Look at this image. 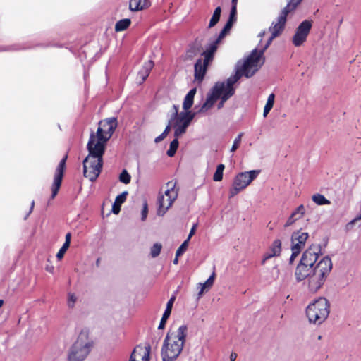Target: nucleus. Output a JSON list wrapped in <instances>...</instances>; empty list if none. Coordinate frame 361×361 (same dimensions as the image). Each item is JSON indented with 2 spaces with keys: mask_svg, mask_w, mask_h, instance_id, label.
<instances>
[{
  "mask_svg": "<svg viewBox=\"0 0 361 361\" xmlns=\"http://www.w3.org/2000/svg\"><path fill=\"white\" fill-rule=\"evenodd\" d=\"M319 255L318 247L310 246L302 253L294 272L297 282L307 279V288L311 293H316L324 286L333 267L329 257L319 259Z\"/></svg>",
  "mask_w": 361,
  "mask_h": 361,
  "instance_id": "f257e3e1",
  "label": "nucleus"
},
{
  "mask_svg": "<svg viewBox=\"0 0 361 361\" xmlns=\"http://www.w3.org/2000/svg\"><path fill=\"white\" fill-rule=\"evenodd\" d=\"M117 127L115 118L100 121L96 133L92 132L87 145L88 155L92 157L103 158L107 142Z\"/></svg>",
  "mask_w": 361,
  "mask_h": 361,
  "instance_id": "f03ea898",
  "label": "nucleus"
},
{
  "mask_svg": "<svg viewBox=\"0 0 361 361\" xmlns=\"http://www.w3.org/2000/svg\"><path fill=\"white\" fill-rule=\"evenodd\" d=\"M239 80V75L233 74L226 81L218 82L207 93V99L199 109V113H206L219 100L217 109L223 108L224 103L235 94L234 85Z\"/></svg>",
  "mask_w": 361,
  "mask_h": 361,
  "instance_id": "7ed1b4c3",
  "label": "nucleus"
},
{
  "mask_svg": "<svg viewBox=\"0 0 361 361\" xmlns=\"http://www.w3.org/2000/svg\"><path fill=\"white\" fill-rule=\"evenodd\" d=\"M187 332V326L181 325L176 331L167 333L161 351L163 361H174L177 359L183 350Z\"/></svg>",
  "mask_w": 361,
  "mask_h": 361,
  "instance_id": "20e7f679",
  "label": "nucleus"
},
{
  "mask_svg": "<svg viewBox=\"0 0 361 361\" xmlns=\"http://www.w3.org/2000/svg\"><path fill=\"white\" fill-rule=\"evenodd\" d=\"M330 313V302L324 297H319L311 302L305 309L308 322L314 325H320L328 318Z\"/></svg>",
  "mask_w": 361,
  "mask_h": 361,
  "instance_id": "39448f33",
  "label": "nucleus"
},
{
  "mask_svg": "<svg viewBox=\"0 0 361 361\" xmlns=\"http://www.w3.org/2000/svg\"><path fill=\"white\" fill-rule=\"evenodd\" d=\"M267 49L264 47L258 50L254 49L243 62H238L236 66L235 73L239 75V79L243 76L252 77L264 64V52Z\"/></svg>",
  "mask_w": 361,
  "mask_h": 361,
  "instance_id": "423d86ee",
  "label": "nucleus"
},
{
  "mask_svg": "<svg viewBox=\"0 0 361 361\" xmlns=\"http://www.w3.org/2000/svg\"><path fill=\"white\" fill-rule=\"evenodd\" d=\"M92 341L86 332H81L68 351V361H84L90 354Z\"/></svg>",
  "mask_w": 361,
  "mask_h": 361,
  "instance_id": "0eeeda50",
  "label": "nucleus"
},
{
  "mask_svg": "<svg viewBox=\"0 0 361 361\" xmlns=\"http://www.w3.org/2000/svg\"><path fill=\"white\" fill-rule=\"evenodd\" d=\"M173 109L174 112L169 123H171V128L174 129V136L179 137L186 132L187 128L195 116V113L192 111L178 113V106L176 105H173Z\"/></svg>",
  "mask_w": 361,
  "mask_h": 361,
  "instance_id": "6e6552de",
  "label": "nucleus"
},
{
  "mask_svg": "<svg viewBox=\"0 0 361 361\" xmlns=\"http://www.w3.org/2000/svg\"><path fill=\"white\" fill-rule=\"evenodd\" d=\"M178 197V188L176 182H167L164 189V194L158 199L157 215L164 216L168 209L172 206L174 200Z\"/></svg>",
  "mask_w": 361,
  "mask_h": 361,
  "instance_id": "1a4fd4ad",
  "label": "nucleus"
},
{
  "mask_svg": "<svg viewBox=\"0 0 361 361\" xmlns=\"http://www.w3.org/2000/svg\"><path fill=\"white\" fill-rule=\"evenodd\" d=\"M103 158L87 156L83 161L84 176L89 180H96L101 173Z\"/></svg>",
  "mask_w": 361,
  "mask_h": 361,
  "instance_id": "9d476101",
  "label": "nucleus"
},
{
  "mask_svg": "<svg viewBox=\"0 0 361 361\" xmlns=\"http://www.w3.org/2000/svg\"><path fill=\"white\" fill-rule=\"evenodd\" d=\"M288 14V13L282 10L277 18L273 21L271 25L269 28L271 35L264 45V49H267L273 39L282 32L286 23Z\"/></svg>",
  "mask_w": 361,
  "mask_h": 361,
  "instance_id": "9b49d317",
  "label": "nucleus"
},
{
  "mask_svg": "<svg viewBox=\"0 0 361 361\" xmlns=\"http://www.w3.org/2000/svg\"><path fill=\"white\" fill-rule=\"evenodd\" d=\"M312 26L311 20H303L296 28L294 35L292 38V42L295 47L302 45L307 40Z\"/></svg>",
  "mask_w": 361,
  "mask_h": 361,
  "instance_id": "f8f14e48",
  "label": "nucleus"
},
{
  "mask_svg": "<svg viewBox=\"0 0 361 361\" xmlns=\"http://www.w3.org/2000/svg\"><path fill=\"white\" fill-rule=\"evenodd\" d=\"M151 347L149 345H137L132 352L129 361H149Z\"/></svg>",
  "mask_w": 361,
  "mask_h": 361,
  "instance_id": "ddd939ff",
  "label": "nucleus"
},
{
  "mask_svg": "<svg viewBox=\"0 0 361 361\" xmlns=\"http://www.w3.org/2000/svg\"><path fill=\"white\" fill-rule=\"evenodd\" d=\"M308 236L309 235L307 232L301 231L293 232L291 236V250L301 252L305 247Z\"/></svg>",
  "mask_w": 361,
  "mask_h": 361,
  "instance_id": "4468645a",
  "label": "nucleus"
},
{
  "mask_svg": "<svg viewBox=\"0 0 361 361\" xmlns=\"http://www.w3.org/2000/svg\"><path fill=\"white\" fill-rule=\"evenodd\" d=\"M281 252V241L279 239H275L270 245L268 251L264 254L262 263L274 257H278Z\"/></svg>",
  "mask_w": 361,
  "mask_h": 361,
  "instance_id": "2eb2a0df",
  "label": "nucleus"
},
{
  "mask_svg": "<svg viewBox=\"0 0 361 361\" xmlns=\"http://www.w3.org/2000/svg\"><path fill=\"white\" fill-rule=\"evenodd\" d=\"M210 61H206L205 59H200L195 64V80L200 82L204 76L207 66Z\"/></svg>",
  "mask_w": 361,
  "mask_h": 361,
  "instance_id": "dca6fc26",
  "label": "nucleus"
},
{
  "mask_svg": "<svg viewBox=\"0 0 361 361\" xmlns=\"http://www.w3.org/2000/svg\"><path fill=\"white\" fill-rule=\"evenodd\" d=\"M221 41V39H219V37H216L208 44L204 51L202 53V56L206 61H211L213 59L214 54L216 51Z\"/></svg>",
  "mask_w": 361,
  "mask_h": 361,
  "instance_id": "f3484780",
  "label": "nucleus"
},
{
  "mask_svg": "<svg viewBox=\"0 0 361 361\" xmlns=\"http://www.w3.org/2000/svg\"><path fill=\"white\" fill-rule=\"evenodd\" d=\"M153 66L154 63L151 60L144 63L141 70L137 73V80L138 83L141 84L146 80Z\"/></svg>",
  "mask_w": 361,
  "mask_h": 361,
  "instance_id": "a211bd4d",
  "label": "nucleus"
},
{
  "mask_svg": "<svg viewBox=\"0 0 361 361\" xmlns=\"http://www.w3.org/2000/svg\"><path fill=\"white\" fill-rule=\"evenodd\" d=\"M305 212V209L302 204L298 207L287 219L286 222L284 224L285 227H288L293 225L297 220L301 219Z\"/></svg>",
  "mask_w": 361,
  "mask_h": 361,
  "instance_id": "6ab92c4d",
  "label": "nucleus"
},
{
  "mask_svg": "<svg viewBox=\"0 0 361 361\" xmlns=\"http://www.w3.org/2000/svg\"><path fill=\"white\" fill-rule=\"evenodd\" d=\"M260 172V170L241 172L236 176L235 180H253L258 177Z\"/></svg>",
  "mask_w": 361,
  "mask_h": 361,
  "instance_id": "aec40b11",
  "label": "nucleus"
},
{
  "mask_svg": "<svg viewBox=\"0 0 361 361\" xmlns=\"http://www.w3.org/2000/svg\"><path fill=\"white\" fill-rule=\"evenodd\" d=\"M148 0H130L129 8L132 11H137L149 6Z\"/></svg>",
  "mask_w": 361,
  "mask_h": 361,
  "instance_id": "412c9836",
  "label": "nucleus"
},
{
  "mask_svg": "<svg viewBox=\"0 0 361 361\" xmlns=\"http://www.w3.org/2000/svg\"><path fill=\"white\" fill-rule=\"evenodd\" d=\"M196 93V89L193 88L189 91V92L185 97L183 103V111H191L190 109L192 107L194 102V97Z\"/></svg>",
  "mask_w": 361,
  "mask_h": 361,
  "instance_id": "4be33fe9",
  "label": "nucleus"
},
{
  "mask_svg": "<svg viewBox=\"0 0 361 361\" xmlns=\"http://www.w3.org/2000/svg\"><path fill=\"white\" fill-rule=\"evenodd\" d=\"M214 278L215 273L213 272L204 283H200L197 284V287L200 289L198 293V295L200 297L204 293V290H207L212 288L214 282Z\"/></svg>",
  "mask_w": 361,
  "mask_h": 361,
  "instance_id": "5701e85b",
  "label": "nucleus"
},
{
  "mask_svg": "<svg viewBox=\"0 0 361 361\" xmlns=\"http://www.w3.org/2000/svg\"><path fill=\"white\" fill-rule=\"evenodd\" d=\"M250 182H233L232 187L230 189L229 197H233L241 190L245 189Z\"/></svg>",
  "mask_w": 361,
  "mask_h": 361,
  "instance_id": "b1692460",
  "label": "nucleus"
},
{
  "mask_svg": "<svg viewBox=\"0 0 361 361\" xmlns=\"http://www.w3.org/2000/svg\"><path fill=\"white\" fill-rule=\"evenodd\" d=\"M67 156L66 155L59 162L55 172L54 180H62L63 172L66 167Z\"/></svg>",
  "mask_w": 361,
  "mask_h": 361,
  "instance_id": "393cba45",
  "label": "nucleus"
},
{
  "mask_svg": "<svg viewBox=\"0 0 361 361\" xmlns=\"http://www.w3.org/2000/svg\"><path fill=\"white\" fill-rule=\"evenodd\" d=\"M221 13V8L220 6H218L215 8L212 18H210L209 25L207 26L208 29H210L214 27L217 23L219 21Z\"/></svg>",
  "mask_w": 361,
  "mask_h": 361,
  "instance_id": "a878e982",
  "label": "nucleus"
},
{
  "mask_svg": "<svg viewBox=\"0 0 361 361\" xmlns=\"http://www.w3.org/2000/svg\"><path fill=\"white\" fill-rule=\"evenodd\" d=\"M131 23V21L128 18L120 20L116 23L115 30L116 32H121L127 29Z\"/></svg>",
  "mask_w": 361,
  "mask_h": 361,
  "instance_id": "bb28decb",
  "label": "nucleus"
},
{
  "mask_svg": "<svg viewBox=\"0 0 361 361\" xmlns=\"http://www.w3.org/2000/svg\"><path fill=\"white\" fill-rule=\"evenodd\" d=\"M275 96L273 93L270 94L267 98V103L264 108L263 116L266 117L274 106Z\"/></svg>",
  "mask_w": 361,
  "mask_h": 361,
  "instance_id": "cd10ccee",
  "label": "nucleus"
},
{
  "mask_svg": "<svg viewBox=\"0 0 361 361\" xmlns=\"http://www.w3.org/2000/svg\"><path fill=\"white\" fill-rule=\"evenodd\" d=\"M302 1V0H290L288 2L286 6L283 10L289 13L290 12L295 10L298 6L300 5Z\"/></svg>",
  "mask_w": 361,
  "mask_h": 361,
  "instance_id": "c85d7f7f",
  "label": "nucleus"
},
{
  "mask_svg": "<svg viewBox=\"0 0 361 361\" xmlns=\"http://www.w3.org/2000/svg\"><path fill=\"white\" fill-rule=\"evenodd\" d=\"M178 137H176L172 142L170 143V147L169 149L167 151L166 154L169 157H172L174 156L178 147Z\"/></svg>",
  "mask_w": 361,
  "mask_h": 361,
  "instance_id": "c756f323",
  "label": "nucleus"
},
{
  "mask_svg": "<svg viewBox=\"0 0 361 361\" xmlns=\"http://www.w3.org/2000/svg\"><path fill=\"white\" fill-rule=\"evenodd\" d=\"M312 200L318 205L329 204L330 201L328 200L320 194H316L312 196Z\"/></svg>",
  "mask_w": 361,
  "mask_h": 361,
  "instance_id": "7c9ffc66",
  "label": "nucleus"
},
{
  "mask_svg": "<svg viewBox=\"0 0 361 361\" xmlns=\"http://www.w3.org/2000/svg\"><path fill=\"white\" fill-rule=\"evenodd\" d=\"M225 166L221 164L217 166L216 170L214 174L213 180H221L223 178V173Z\"/></svg>",
  "mask_w": 361,
  "mask_h": 361,
  "instance_id": "2f4dec72",
  "label": "nucleus"
},
{
  "mask_svg": "<svg viewBox=\"0 0 361 361\" xmlns=\"http://www.w3.org/2000/svg\"><path fill=\"white\" fill-rule=\"evenodd\" d=\"M243 136V133H240L235 138L233 145L230 149L231 152H234L238 149V147H240V145L241 144Z\"/></svg>",
  "mask_w": 361,
  "mask_h": 361,
  "instance_id": "473e14b6",
  "label": "nucleus"
},
{
  "mask_svg": "<svg viewBox=\"0 0 361 361\" xmlns=\"http://www.w3.org/2000/svg\"><path fill=\"white\" fill-rule=\"evenodd\" d=\"M234 23L231 22V21H227L226 24L225 25L224 27L223 28V30L221 31V32L219 33V35L217 36L219 37V39H223L225 35L227 34V32L231 30V28L233 26V24Z\"/></svg>",
  "mask_w": 361,
  "mask_h": 361,
  "instance_id": "72a5a7b5",
  "label": "nucleus"
},
{
  "mask_svg": "<svg viewBox=\"0 0 361 361\" xmlns=\"http://www.w3.org/2000/svg\"><path fill=\"white\" fill-rule=\"evenodd\" d=\"M161 245L160 243H155L151 248L150 254L152 257H157L161 250Z\"/></svg>",
  "mask_w": 361,
  "mask_h": 361,
  "instance_id": "f704fd0d",
  "label": "nucleus"
},
{
  "mask_svg": "<svg viewBox=\"0 0 361 361\" xmlns=\"http://www.w3.org/2000/svg\"><path fill=\"white\" fill-rule=\"evenodd\" d=\"M236 14H237V3H232V7L229 15L228 21H231L233 23L236 21Z\"/></svg>",
  "mask_w": 361,
  "mask_h": 361,
  "instance_id": "c9c22d12",
  "label": "nucleus"
},
{
  "mask_svg": "<svg viewBox=\"0 0 361 361\" xmlns=\"http://www.w3.org/2000/svg\"><path fill=\"white\" fill-rule=\"evenodd\" d=\"M77 300L78 298L74 293H69L67 300L68 306L71 308L73 307L77 302Z\"/></svg>",
  "mask_w": 361,
  "mask_h": 361,
  "instance_id": "e433bc0d",
  "label": "nucleus"
},
{
  "mask_svg": "<svg viewBox=\"0 0 361 361\" xmlns=\"http://www.w3.org/2000/svg\"><path fill=\"white\" fill-rule=\"evenodd\" d=\"M61 182H54L51 187V199H54L57 195L60 188Z\"/></svg>",
  "mask_w": 361,
  "mask_h": 361,
  "instance_id": "4c0bfd02",
  "label": "nucleus"
},
{
  "mask_svg": "<svg viewBox=\"0 0 361 361\" xmlns=\"http://www.w3.org/2000/svg\"><path fill=\"white\" fill-rule=\"evenodd\" d=\"M188 243H189V240H185L181 244V245L176 250V255H177V257H179V256L182 255L186 251V250L188 249Z\"/></svg>",
  "mask_w": 361,
  "mask_h": 361,
  "instance_id": "58836bf2",
  "label": "nucleus"
},
{
  "mask_svg": "<svg viewBox=\"0 0 361 361\" xmlns=\"http://www.w3.org/2000/svg\"><path fill=\"white\" fill-rule=\"evenodd\" d=\"M170 129H171V123H169L167 125V126L166 127L164 131L160 135H159L158 137H157L155 138L154 142L156 143H158V142H161V140H163L168 135Z\"/></svg>",
  "mask_w": 361,
  "mask_h": 361,
  "instance_id": "ea45409f",
  "label": "nucleus"
},
{
  "mask_svg": "<svg viewBox=\"0 0 361 361\" xmlns=\"http://www.w3.org/2000/svg\"><path fill=\"white\" fill-rule=\"evenodd\" d=\"M148 214V204L146 200L143 202L142 209L141 212V220L145 221L147 217Z\"/></svg>",
  "mask_w": 361,
  "mask_h": 361,
  "instance_id": "a19ab883",
  "label": "nucleus"
},
{
  "mask_svg": "<svg viewBox=\"0 0 361 361\" xmlns=\"http://www.w3.org/2000/svg\"><path fill=\"white\" fill-rule=\"evenodd\" d=\"M131 176L126 170H123L119 176V180H130Z\"/></svg>",
  "mask_w": 361,
  "mask_h": 361,
  "instance_id": "79ce46f5",
  "label": "nucleus"
},
{
  "mask_svg": "<svg viewBox=\"0 0 361 361\" xmlns=\"http://www.w3.org/2000/svg\"><path fill=\"white\" fill-rule=\"evenodd\" d=\"M128 194V193L127 191H124L120 195H118L115 200L118 201V202L123 204L126 200Z\"/></svg>",
  "mask_w": 361,
  "mask_h": 361,
  "instance_id": "37998d69",
  "label": "nucleus"
},
{
  "mask_svg": "<svg viewBox=\"0 0 361 361\" xmlns=\"http://www.w3.org/2000/svg\"><path fill=\"white\" fill-rule=\"evenodd\" d=\"M71 239V233H66V238H65V242L61 247L65 249L66 250H67L70 246Z\"/></svg>",
  "mask_w": 361,
  "mask_h": 361,
  "instance_id": "c03bdc74",
  "label": "nucleus"
},
{
  "mask_svg": "<svg viewBox=\"0 0 361 361\" xmlns=\"http://www.w3.org/2000/svg\"><path fill=\"white\" fill-rule=\"evenodd\" d=\"M121 203L118 202V201L115 200L112 205V212L115 214H118L121 211Z\"/></svg>",
  "mask_w": 361,
  "mask_h": 361,
  "instance_id": "a18cd8bd",
  "label": "nucleus"
},
{
  "mask_svg": "<svg viewBox=\"0 0 361 361\" xmlns=\"http://www.w3.org/2000/svg\"><path fill=\"white\" fill-rule=\"evenodd\" d=\"M66 251L67 250H66L65 249H63L62 247L60 248V250H59V252L56 254V258L58 259V260L62 259V258L63 257Z\"/></svg>",
  "mask_w": 361,
  "mask_h": 361,
  "instance_id": "49530a36",
  "label": "nucleus"
},
{
  "mask_svg": "<svg viewBox=\"0 0 361 361\" xmlns=\"http://www.w3.org/2000/svg\"><path fill=\"white\" fill-rule=\"evenodd\" d=\"M292 252V254H291V256L290 257V263L292 264L293 262V261L295 260V259L298 256V255L300 253V252L299 251H296V250H291Z\"/></svg>",
  "mask_w": 361,
  "mask_h": 361,
  "instance_id": "de8ad7c7",
  "label": "nucleus"
},
{
  "mask_svg": "<svg viewBox=\"0 0 361 361\" xmlns=\"http://www.w3.org/2000/svg\"><path fill=\"white\" fill-rule=\"evenodd\" d=\"M172 308L166 307L165 311L162 315L164 319H169L171 315Z\"/></svg>",
  "mask_w": 361,
  "mask_h": 361,
  "instance_id": "09e8293b",
  "label": "nucleus"
},
{
  "mask_svg": "<svg viewBox=\"0 0 361 361\" xmlns=\"http://www.w3.org/2000/svg\"><path fill=\"white\" fill-rule=\"evenodd\" d=\"M196 228H197V224H194L190 231V233L188 236V238L186 240H188L190 241L191 237L195 234V231H196Z\"/></svg>",
  "mask_w": 361,
  "mask_h": 361,
  "instance_id": "8fccbe9b",
  "label": "nucleus"
},
{
  "mask_svg": "<svg viewBox=\"0 0 361 361\" xmlns=\"http://www.w3.org/2000/svg\"><path fill=\"white\" fill-rule=\"evenodd\" d=\"M167 319H164V317H161L159 325L158 326L159 329H163L164 328Z\"/></svg>",
  "mask_w": 361,
  "mask_h": 361,
  "instance_id": "3c124183",
  "label": "nucleus"
},
{
  "mask_svg": "<svg viewBox=\"0 0 361 361\" xmlns=\"http://www.w3.org/2000/svg\"><path fill=\"white\" fill-rule=\"evenodd\" d=\"M355 224V221H353V220H351L350 221H349V222L346 224V226H345V229H346V231H350V230H351V229L353 228V226H354Z\"/></svg>",
  "mask_w": 361,
  "mask_h": 361,
  "instance_id": "603ef678",
  "label": "nucleus"
},
{
  "mask_svg": "<svg viewBox=\"0 0 361 361\" xmlns=\"http://www.w3.org/2000/svg\"><path fill=\"white\" fill-rule=\"evenodd\" d=\"M175 300H176V297H175L174 295H173V296H172V297L169 299V300L168 301V302H167V304H166V307H171V308H172V307H173V303H174Z\"/></svg>",
  "mask_w": 361,
  "mask_h": 361,
  "instance_id": "864d4df0",
  "label": "nucleus"
},
{
  "mask_svg": "<svg viewBox=\"0 0 361 361\" xmlns=\"http://www.w3.org/2000/svg\"><path fill=\"white\" fill-rule=\"evenodd\" d=\"M45 269L46 271H47L49 273H53L54 272V266L52 265H47L46 267H45Z\"/></svg>",
  "mask_w": 361,
  "mask_h": 361,
  "instance_id": "5fc2aeb1",
  "label": "nucleus"
},
{
  "mask_svg": "<svg viewBox=\"0 0 361 361\" xmlns=\"http://www.w3.org/2000/svg\"><path fill=\"white\" fill-rule=\"evenodd\" d=\"M236 357H237V355H236V354H235V353H234V354H233V353H232V354L231 355V356H230V359H231V361H235V360L236 359Z\"/></svg>",
  "mask_w": 361,
  "mask_h": 361,
  "instance_id": "6e6d98bb",
  "label": "nucleus"
},
{
  "mask_svg": "<svg viewBox=\"0 0 361 361\" xmlns=\"http://www.w3.org/2000/svg\"><path fill=\"white\" fill-rule=\"evenodd\" d=\"M34 205H35V202H34V200H32V202H31V206H30V209L28 214H30L32 212V209L34 208Z\"/></svg>",
  "mask_w": 361,
  "mask_h": 361,
  "instance_id": "4d7b16f0",
  "label": "nucleus"
},
{
  "mask_svg": "<svg viewBox=\"0 0 361 361\" xmlns=\"http://www.w3.org/2000/svg\"><path fill=\"white\" fill-rule=\"evenodd\" d=\"M356 223L357 221L361 220V214L357 216L355 219H353Z\"/></svg>",
  "mask_w": 361,
  "mask_h": 361,
  "instance_id": "13d9d810",
  "label": "nucleus"
},
{
  "mask_svg": "<svg viewBox=\"0 0 361 361\" xmlns=\"http://www.w3.org/2000/svg\"><path fill=\"white\" fill-rule=\"evenodd\" d=\"M178 263V257H177V255H176V257L173 259V264H177Z\"/></svg>",
  "mask_w": 361,
  "mask_h": 361,
  "instance_id": "bf43d9fd",
  "label": "nucleus"
},
{
  "mask_svg": "<svg viewBox=\"0 0 361 361\" xmlns=\"http://www.w3.org/2000/svg\"><path fill=\"white\" fill-rule=\"evenodd\" d=\"M4 301L0 300V307L3 305Z\"/></svg>",
  "mask_w": 361,
  "mask_h": 361,
  "instance_id": "052dcab7",
  "label": "nucleus"
},
{
  "mask_svg": "<svg viewBox=\"0 0 361 361\" xmlns=\"http://www.w3.org/2000/svg\"><path fill=\"white\" fill-rule=\"evenodd\" d=\"M264 34H265V32H263L262 33H260V34H259V35L262 37V36H263Z\"/></svg>",
  "mask_w": 361,
  "mask_h": 361,
  "instance_id": "680f3d73",
  "label": "nucleus"
},
{
  "mask_svg": "<svg viewBox=\"0 0 361 361\" xmlns=\"http://www.w3.org/2000/svg\"><path fill=\"white\" fill-rule=\"evenodd\" d=\"M237 1H238V0H232V3H234V4H235V2L237 3Z\"/></svg>",
  "mask_w": 361,
  "mask_h": 361,
  "instance_id": "e2e57ef3",
  "label": "nucleus"
}]
</instances>
